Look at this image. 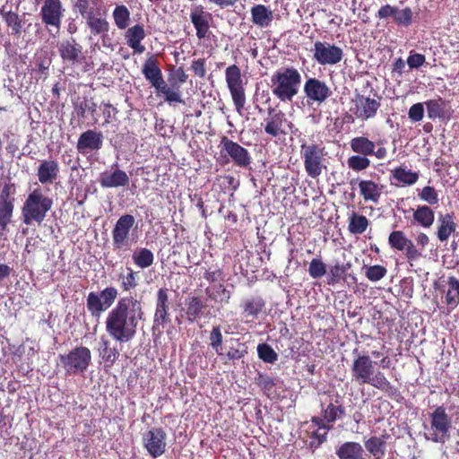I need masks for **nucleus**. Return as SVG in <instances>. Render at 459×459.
Wrapping results in <instances>:
<instances>
[{"instance_id":"4468645a","label":"nucleus","mask_w":459,"mask_h":459,"mask_svg":"<svg viewBox=\"0 0 459 459\" xmlns=\"http://www.w3.org/2000/svg\"><path fill=\"white\" fill-rule=\"evenodd\" d=\"M381 104L378 100L366 97L362 94H356L351 100V106L350 108L351 121H354V117L361 121H367L374 118L379 109Z\"/></svg>"},{"instance_id":"20e7f679","label":"nucleus","mask_w":459,"mask_h":459,"mask_svg":"<svg viewBox=\"0 0 459 459\" xmlns=\"http://www.w3.org/2000/svg\"><path fill=\"white\" fill-rule=\"evenodd\" d=\"M52 205L53 199L45 195L41 187H36L28 195L22 207V222L25 225H40Z\"/></svg>"},{"instance_id":"c85d7f7f","label":"nucleus","mask_w":459,"mask_h":459,"mask_svg":"<svg viewBox=\"0 0 459 459\" xmlns=\"http://www.w3.org/2000/svg\"><path fill=\"white\" fill-rule=\"evenodd\" d=\"M145 36L146 33L142 24H135L128 28L125 33L127 46L133 48L136 54H142L145 51V47L142 44Z\"/></svg>"},{"instance_id":"423d86ee","label":"nucleus","mask_w":459,"mask_h":459,"mask_svg":"<svg viewBox=\"0 0 459 459\" xmlns=\"http://www.w3.org/2000/svg\"><path fill=\"white\" fill-rule=\"evenodd\" d=\"M326 154L325 148L321 143L308 144L305 142L300 145V156L308 177L316 179L326 169Z\"/></svg>"},{"instance_id":"ea45409f","label":"nucleus","mask_w":459,"mask_h":459,"mask_svg":"<svg viewBox=\"0 0 459 459\" xmlns=\"http://www.w3.org/2000/svg\"><path fill=\"white\" fill-rule=\"evenodd\" d=\"M363 454L362 446L354 441L345 442L336 450L339 459H362Z\"/></svg>"},{"instance_id":"bb28decb","label":"nucleus","mask_w":459,"mask_h":459,"mask_svg":"<svg viewBox=\"0 0 459 459\" xmlns=\"http://www.w3.org/2000/svg\"><path fill=\"white\" fill-rule=\"evenodd\" d=\"M438 290L445 295V303L449 310H454L459 305V280L451 275L447 277L446 284L438 286Z\"/></svg>"},{"instance_id":"c9c22d12","label":"nucleus","mask_w":459,"mask_h":459,"mask_svg":"<svg viewBox=\"0 0 459 459\" xmlns=\"http://www.w3.org/2000/svg\"><path fill=\"white\" fill-rule=\"evenodd\" d=\"M110 341L102 336L99 343V357L104 362L106 368H111L119 358V351L116 347L110 346Z\"/></svg>"},{"instance_id":"7ed1b4c3","label":"nucleus","mask_w":459,"mask_h":459,"mask_svg":"<svg viewBox=\"0 0 459 459\" xmlns=\"http://www.w3.org/2000/svg\"><path fill=\"white\" fill-rule=\"evenodd\" d=\"M301 74L294 67H282L271 77L273 94L282 102H290L299 93Z\"/></svg>"},{"instance_id":"a211bd4d","label":"nucleus","mask_w":459,"mask_h":459,"mask_svg":"<svg viewBox=\"0 0 459 459\" xmlns=\"http://www.w3.org/2000/svg\"><path fill=\"white\" fill-rule=\"evenodd\" d=\"M376 17L380 20H388L391 18L392 22L398 27L408 28L413 22V12L409 6L399 8L396 5L386 4L378 9Z\"/></svg>"},{"instance_id":"0e129e2a","label":"nucleus","mask_w":459,"mask_h":459,"mask_svg":"<svg viewBox=\"0 0 459 459\" xmlns=\"http://www.w3.org/2000/svg\"><path fill=\"white\" fill-rule=\"evenodd\" d=\"M77 115L81 117H85L86 113L94 116L97 112V104L92 100H84L81 101L75 108Z\"/></svg>"},{"instance_id":"c756f323","label":"nucleus","mask_w":459,"mask_h":459,"mask_svg":"<svg viewBox=\"0 0 459 459\" xmlns=\"http://www.w3.org/2000/svg\"><path fill=\"white\" fill-rule=\"evenodd\" d=\"M74 9L83 19H87L95 13L107 14V9L101 0H75Z\"/></svg>"},{"instance_id":"13d9d810","label":"nucleus","mask_w":459,"mask_h":459,"mask_svg":"<svg viewBox=\"0 0 459 459\" xmlns=\"http://www.w3.org/2000/svg\"><path fill=\"white\" fill-rule=\"evenodd\" d=\"M387 273V270L385 266L376 264L366 267L365 276L370 281H378L383 279Z\"/></svg>"},{"instance_id":"37998d69","label":"nucleus","mask_w":459,"mask_h":459,"mask_svg":"<svg viewBox=\"0 0 459 459\" xmlns=\"http://www.w3.org/2000/svg\"><path fill=\"white\" fill-rule=\"evenodd\" d=\"M424 104L429 119L436 120L437 118L445 117L446 101L442 97L437 96L436 99L425 101Z\"/></svg>"},{"instance_id":"aec40b11","label":"nucleus","mask_w":459,"mask_h":459,"mask_svg":"<svg viewBox=\"0 0 459 459\" xmlns=\"http://www.w3.org/2000/svg\"><path fill=\"white\" fill-rule=\"evenodd\" d=\"M351 149L357 154L365 156H376L378 160H384L387 156V150L380 146L376 150V143L366 136H356L350 142Z\"/></svg>"},{"instance_id":"f3484780","label":"nucleus","mask_w":459,"mask_h":459,"mask_svg":"<svg viewBox=\"0 0 459 459\" xmlns=\"http://www.w3.org/2000/svg\"><path fill=\"white\" fill-rule=\"evenodd\" d=\"M389 246L397 251H404L408 263L412 265V262L419 260L421 256V251L416 247L411 239L407 238L403 230H394L388 237Z\"/></svg>"},{"instance_id":"ddd939ff","label":"nucleus","mask_w":459,"mask_h":459,"mask_svg":"<svg viewBox=\"0 0 459 459\" xmlns=\"http://www.w3.org/2000/svg\"><path fill=\"white\" fill-rule=\"evenodd\" d=\"M134 223L135 219L131 214H124L118 218L111 232L114 251L130 249L129 233Z\"/></svg>"},{"instance_id":"864d4df0","label":"nucleus","mask_w":459,"mask_h":459,"mask_svg":"<svg viewBox=\"0 0 459 459\" xmlns=\"http://www.w3.org/2000/svg\"><path fill=\"white\" fill-rule=\"evenodd\" d=\"M345 414V408L342 405L329 403L323 411V416L326 423H333L339 417Z\"/></svg>"},{"instance_id":"72a5a7b5","label":"nucleus","mask_w":459,"mask_h":459,"mask_svg":"<svg viewBox=\"0 0 459 459\" xmlns=\"http://www.w3.org/2000/svg\"><path fill=\"white\" fill-rule=\"evenodd\" d=\"M359 194L365 202L377 204L383 193L384 186L373 180L359 182Z\"/></svg>"},{"instance_id":"a19ab883","label":"nucleus","mask_w":459,"mask_h":459,"mask_svg":"<svg viewBox=\"0 0 459 459\" xmlns=\"http://www.w3.org/2000/svg\"><path fill=\"white\" fill-rule=\"evenodd\" d=\"M413 221L422 228H430L435 221V212L429 205H419L413 212Z\"/></svg>"},{"instance_id":"e2e57ef3","label":"nucleus","mask_w":459,"mask_h":459,"mask_svg":"<svg viewBox=\"0 0 459 459\" xmlns=\"http://www.w3.org/2000/svg\"><path fill=\"white\" fill-rule=\"evenodd\" d=\"M190 70L195 77L200 79L205 78L207 74L206 58L194 59L191 63Z\"/></svg>"},{"instance_id":"393cba45","label":"nucleus","mask_w":459,"mask_h":459,"mask_svg":"<svg viewBox=\"0 0 459 459\" xmlns=\"http://www.w3.org/2000/svg\"><path fill=\"white\" fill-rule=\"evenodd\" d=\"M212 14L204 10L202 5L196 6L190 13V20L196 30V37L199 39L208 38Z\"/></svg>"},{"instance_id":"f257e3e1","label":"nucleus","mask_w":459,"mask_h":459,"mask_svg":"<svg viewBox=\"0 0 459 459\" xmlns=\"http://www.w3.org/2000/svg\"><path fill=\"white\" fill-rule=\"evenodd\" d=\"M143 316L144 311L140 299L132 295L121 297L107 315L106 332L115 341L127 342L134 338Z\"/></svg>"},{"instance_id":"5701e85b","label":"nucleus","mask_w":459,"mask_h":459,"mask_svg":"<svg viewBox=\"0 0 459 459\" xmlns=\"http://www.w3.org/2000/svg\"><path fill=\"white\" fill-rule=\"evenodd\" d=\"M103 133L95 129H88L82 133L78 138L76 149L82 154L99 151L103 145Z\"/></svg>"},{"instance_id":"dca6fc26","label":"nucleus","mask_w":459,"mask_h":459,"mask_svg":"<svg viewBox=\"0 0 459 459\" xmlns=\"http://www.w3.org/2000/svg\"><path fill=\"white\" fill-rule=\"evenodd\" d=\"M220 146L221 156L225 153V156L230 157L234 165L246 169L251 164L252 158L248 150L227 136L221 137Z\"/></svg>"},{"instance_id":"f03ea898","label":"nucleus","mask_w":459,"mask_h":459,"mask_svg":"<svg viewBox=\"0 0 459 459\" xmlns=\"http://www.w3.org/2000/svg\"><path fill=\"white\" fill-rule=\"evenodd\" d=\"M376 364L368 353L358 354L351 365V381L358 385H368L388 392L393 386L383 372L376 370Z\"/></svg>"},{"instance_id":"8fccbe9b","label":"nucleus","mask_w":459,"mask_h":459,"mask_svg":"<svg viewBox=\"0 0 459 459\" xmlns=\"http://www.w3.org/2000/svg\"><path fill=\"white\" fill-rule=\"evenodd\" d=\"M205 292L209 299L221 303L229 304L231 299V293L223 284H218L213 288H206Z\"/></svg>"},{"instance_id":"2eb2a0df","label":"nucleus","mask_w":459,"mask_h":459,"mask_svg":"<svg viewBox=\"0 0 459 459\" xmlns=\"http://www.w3.org/2000/svg\"><path fill=\"white\" fill-rule=\"evenodd\" d=\"M65 9L61 0H45L39 10L42 24L50 30L51 28L59 31Z\"/></svg>"},{"instance_id":"69168bd1","label":"nucleus","mask_w":459,"mask_h":459,"mask_svg":"<svg viewBox=\"0 0 459 459\" xmlns=\"http://www.w3.org/2000/svg\"><path fill=\"white\" fill-rule=\"evenodd\" d=\"M255 380L257 385L265 393H269L275 386L273 378L265 374H259Z\"/></svg>"},{"instance_id":"cd10ccee","label":"nucleus","mask_w":459,"mask_h":459,"mask_svg":"<svg viewBox=\"0 0 459 459\" xmlns=\"http://www.w3.org/2000/svg\"><path fill=\"white\" fill-rule=\"evenodd\" d=\"M0 15L5 25L11 29V34L16 37L25 32L23 30V22L21 15L17 12H13L11 6L3 4L0 8Z\"/></svg>"},{"instance_id":"39448f33","label":"nucleus","mask_w":459,"mask_h":459,"mask_svg":"<svg viewBox=\"0 0 459 459\" xmlns=\"http://www.w3.org/2000/svg\"><path fill=\"white\" fill-rule=\"evenodd\" d=\"M142 73L151 85L155 88L157 93L164 95L166 102L169 104L184 103L179 86L175 87V85H172V89L166 84L159 61L153 56L145 60L143 65Z\"/></svg>"},{"instance_id":"680f3d73","label":"nucleus","mask_w":459,"mask_h":459,"mask_svg":"<svg viewBox=\"0 0 459 459\" xmlns=\"http://www.w3.org/2000/svg\"><path fill=\"white\" fill-rule=\"evenodd\" d=\"M204 278L210 283L224 281L225 275L222 269L215 264L204 270Z\"/></svg>"},{"instance_id":"7c9ffc66","label":"nucleus","mask_w":459,"mask_h":459,"mask_svg":"<svg viewBox=\"0 0 459 459\" xmlns=\"http://www.w3.org/2000/svg\"><path fill=\"white\" fill-rule=\"evenodd\" d=\"M107 14L95 13L89 18L85 19L87 27L90 33L93 36H100L102 39V45H105V38L109 30V22L106 18Z\"/></svg>"},{"instance_id":"79ce46f5","label":"nucleus","mask_w":459,"mask_h":459,"mask_svg":"<svg viewBox=\"0 0 459 459\" xmlns=\"http://www.w3.org/2000/svg\"><path fill=\"white\" fill-rule=\"evenodd\" d=\"M367 451L373 456L374 459H383L385 455L386 441L385 436L370 437L364 443Z\"/></svg>"},{"instance_id":"4c0bfd02","label":"nucleus","mask_w":459,"mask_h":459,"mask_svg":"<svg viewBox=\"0 0 459 459\" xmlns=\"http://www.w3.org/2000/svg\"><path fill=\"white\" fill-rule=\"evenodd\" d=\"M265 305V300L261 296L246 299L241 304L242 313L246 317L256 319L264 312Z\"/></svg>"},{"instance_id":"412c9836","label":"nucleus","mask_w":459,"mask_h":459,"mask_svg":"<svg viewBox=\"0 0 459 459\" xmlns=\"http://www.w3.org/2000/svg\"><path fill=\"white\" fill-rule=\"evenodd\" d=\"M304 93L308 100L319 104L325 102L332 95L330 87L317 78H308L304 84Z\"/></svg>"},{"instance_id":"052dcab7","label":"nucleus","mask_w":459,"mask_h":459,"mask_svg":"<svg viewBox=\"0 0 459 459\" xmlns=\"http://www.w3.org/2000/svg\"><path fill=\"white\" fill-rule=\"evenodd\" d=\"M209 339L211 347L220 355L221 351L222 350L223 342V337L220 325H215L212 327L210 333Z\"/></svg>"},{"instance_id":"f704fd0d","label":"nucleus","mask_w":459,"mask_h":459,"mask_svg":"<svg viewBox=\"0 0 459 459\" xmlns=\"http://www.w3.org/2000/svg\"><path fill=\"white\" fill-rule=\"evenodd\" d=\"M302 430L303 439L307 442L308 448L314 452L327 440L329 430H323L315 427H304Z\"/></svg>"},{"instance_id":"49530a36","label":"nucleus","mask_w":459,"mask_h":459,"mask_svg":"<svg viewBox=\"0 0 459 459\" xmlns=\"http://www.w3.org/2000/svg\"><path fill=\"white\" fill-rule=\"evenodd\" d=\"M132 259L137 267L144 269L153 264L154 255L150 249L140 247L134 251Z\"/></svg>"},{"instance_id":"a878e982","label":"nucleus","mask_w":459,"mask_h":459,"mask_svg":"<svg viewBox=\"0 0 459 459\" xmlns=\"http://www.w3.org/2000/svg\"><path fill=\"white\" fill-rule=\"evenodd\" d=\"M58 52L64 63L74 65L82 56V47L75 39L71 38L59 43Z\"/></svg>"},{"instance_id":"603ef678","label":"nucleus","mask_w":459,"mask_h":459,"mask_svg":"<svg viewBox=\"0 0 459 459\" xmlns=\"http://www.w3.org/2000/svg\"><path fill=\"white\" fill-rule=\"evenodd\" d=\"M370 164L371 162L368 156L361 154L352 155L347 160V165L349 169L356 172L368 169Z\"/></svg>"},{"instance_id":"9b49d317","label":"nucleus","mask_w":459,"mask_h":459,"mask_svg":"<svg viewBox=\"0 0 459 459\" xmlns=\"http://www.w3.org/2000/svg\"><path fill=\"white\" fill-rule=\"evenodd\" d=\"M292 126V122L287 119L284 112L273 107L267 108V117L264 120V130L267 135L273 138L285 136Z\"/></svg>"},{"instance_id":"de8ad7c7","label":"nucleus","mask_w":459,"mask_h":459,"mask_svg":"<svg viewBox=\"0 0 459 459\" xmlns=\"http://www.w3.org/2000/svg\"><path fill=\"white\" fill-rule=\"evenodd\" d=\"M369 225V221L364 215L352 212L349 217L348 230L353 235L362 234Z\"/></svg>"},{"instance_id":"5fc2aeb1","label":"nucleus","mask_w":459,"mask_h":459,"mask_svg":"<svg viewBox=\"0 0 459 459\" xmlns=\"http://www.w3.org/2000/svg\"><path fill=\"white\" fill-rule=\"evenodd\" d=\"M257 353L259 359L265 363H274L278 359V354L267 343H261L257 346Z\"/></svg>"},{"instance_id":"6ab92c4d","label":"nucleus","mask_w":459,"mask_h":459,"mask_svg":"<svg viewBox=\"0 0 459 459\" xmlns=\"http://www.w3.org/2000/svg\"><path fill=\"white\" fill-rule=\"evenodd\" d=\"M143 445L152 458L162 455L167 449V434L162 428H152L143 437Z\"/></svg>"},{"instance_id":"0eeeda50","label":"nucleus","mask_w":459,"mask_h":459,"mask_svg":"<svg viewBox=\"0 0 459 459\" xmlns=\"http://www.w3.org/2000/svg\"><path fill=\"white\" fill-rule=\"evenodd\" d=\"M429 440L434 443L445 444L450 438V430L452 429V418L447 413L444 405L433 407V411L429 413Z\"/></svg>"},{"instance_id":"b1692460","label":"nucleus","mask_w":459,"mask_h":459,"mask_svg":"<svg viewBox=\"0 0 459 459\" xmlns=\"http://www.w3.org/2000/svg\"><path fill=\"white\" fill-rule=\"evenodd\" d=\"M130 178L126 171L118 168L116 163L110 171H104L100 175L99 182L103 188L126 187L129 185Z\"/></svg>"},{"instance_id":"4d7b16f0","label":"nucleus","mask_w":459,"mask_h":459,"mask_svg":"<svg viewBox=\"0 0 459 459\" xmlns=\"http://www.w3.org/2000/svg\"><path fill=\"white\" fill-rule=\"evenodd\" d=\"M308 273L313 279H320L326 273V264L318 258H314L309 263Z\"/></svg>"},{"instance_id":"09e8293b","label":"nucleus","mask_w":459,"mask_h":459,"mask_svg":"<svg viewBox=\"0 0 459 459\" xmlns=\"http://www.w3.org/2000/svg\"><path fill=\"white\" fill-rule=\"evenodd\" d=\"M130 11L124 4H119L115 7L112 13L114 23L119 30H125L130 23Z\"/></svg>"},{"instance_id":"9d476101","label":"nucleus","mask_w":459,"mask_h":459,"mask_svg":"<svg viewBox=\"0 0 459 459\" xmlns=\"http://www.w3.org/2000/svg\"><path fill=\"white\" fill-rule=\"evenodd\" d=\"M59 360L67 374L83 373L91 362V352L85 346H77L69 353L59 356Z\"/></svg>"},{"instance_id":"4be33fe9","label":"nucleus","mask_w":459,"mask_h":459,"mask_svg":"<svg viewBox=\"0 0 459 459\" xmlns=\"http://www.w3.org/2000/svg\"><path fill=\"white\" fill-rule=\"evenodd\" d=\"M169 307V290L165 287L160 288L156 294L155 312L153 316L154 325L164 326L170 322Z\"/></svg>"},{"instance_id":"1a4fd4ad","label":"nucleus","mask_w":459,"mask_h":459,"mask_svg":"<svg viewBox=\"0 0 459 459\" xmlns=\"http://www.w3.org/2000/svg\"><path fill=\"white\" fill-rule=\"evenodd\" d=\"M118 290L108 286L100 291H91L86 297V307L92 317L100 318L116 301Z\"/></svg>"},{"instance_id":"a18cd8bd","label":"nucleus","mask_w":459,"mask_h":459,"mask_svg":"<svg viewBox=\"0 0 459 459\" xmlns=\"http://www.w3.org/2000/svg\"><path fill=\"white\" fill-rule=\"evenodd\" d=\"M351 264L350 263L339 264L332 265L329 269L327 283L329 285H334L341 281H346L347 273Z\"/></svg>"},{"instance_id":"6e6552de","label":"nucleus","mask_w":459,"mask_h":459,"mask_svg":"<svg viewBox=\"0 0 459 459\" xmlns=\"http://www.w3.org/2000/svg\"><path fill=\"white\" fill-rule=\"evenodd\" d=\"M225 81L236 111L241 115L247 101L246 82L237 65H230L225 69Z\"/></svg>"},{"instance_id":"2f4dec72","label":"nucleus","mask_w":459,"mask_h":459,"mask_svg":"<svg viewBox=\"0 0 459 459\" xmlns=\"http://www.w3.org/2000/svg\"><path fill=\"white\" fill-rule=\"evenodd\" d=\"M456 228L457 224L455 221V216L453 212L438 214L437 237L439 241H446L451 234L456 230Z\"/></svg>"},{"instance_id":"e433bc0d","label":"nucleus","mask_w":459,"mask_h":459,"mask_svg":"<svg viewBox=\"0 0 459 459\" xmlns=\"http://www.w3.org/2000/svg\"><path fill=\"white\" fill-rule=\"evenodd\" d=\"M250 13L252 22L261 28L270 26L273 20V11L269 6L264 4H255Z\"/></svg>"},{"instance_id":"58836bf2","label":"nucleus","mask_w":459,"mask_h":459,"mask_svg":"<svg viewBox=\"0 0 459 459\" xmlns=\"http://www.w3.org/2000/svg\"><path fill=\"white\" fill-rule=\"evenodd\" d=\"M186 316L189 323L195 322L203 315V310L206 305L200 296L188 297L186 301Z\"/></svg>"},{"instance_id":"c03bdc74","label":"nucleus","mask_w":459,"mask_h":459,"mask_svg":"<svg viewBox=\"0 0 459 459\" xmlns=\"http://www.w3.org/2000/svg\"><path fill=\"white\" fill-rule=\"evenodd\" d=\"M392 178L406 186L414 185L419 180V173L407 169L405 167H397L391 170Z\"/></svg>"},{"instance_id":"3c124183","label":"nucleus","mask_w":459,"mask_h":459,"mask_svg":"<svg viewBox=\"0 0 459 459\" xmlns=\"http://www.w3.org/2000/svg\"><path fill=\"white\" fill-rule=\"evenodd\" d=\"M14 211V204L12 201H0V230L6 231L11 223Z\"/></svg>"},{"instance_id":"338daca9","label":"nucleus","mask_w":459,"mask_h":459,"mask_svg":"<svg viewBox=\"0 0 459 459\" xmlns=\"http://www.w3.org/2000/svg\"><path fill=\"white\" fill-rule=\"evenodd\" d=\"M424 103L413 104L408 112V117L412 122H419L422 120L424 117Z\"/></svg>"},{"instance_id":"bf43d9fd","label":"nucleus","mask_w":459,"mask_h":459,"mask_svg":"<svg viewBox=\"0 0 459 459\" xmlns=\"http://www.w3.org/2000/svg\"><path fill=\"white\" fill-rule=\"evenodd\" d=\"M127 273L124 277L122 282H121V289L123 291H130L132 290H134L138 286V281H137V272H134L132 268L127 267Z\"/></svg>"},{"instance_id":"6e6d98bb","label":"nucleus","mask_w":459,"mask_h":459,"mask_svg":"<svg viewBox=\"0 0 459 459\" xmlns=\"http://www.w3.org/2000/svg\"><path fill=\"white\" fill-rule=\"evenodd\" d=\"M419 198L427 203L429 206L438 204L439 198L437 191L430 186H424L418 194Z\"/></svg>"},{"instance_id":"774afa93","label":"nucleus","mask_w":459,"mask_h":459,"mask_svg":"<svg viewBox=\"0 0 459 459\" xmlns=\"http://www.w3.org/2000/svg\"><path fill=\"white\" fill-rule=\"evenodd\" d=\"M425 61H426V57L424 55L416 53L411 50L407 58V65H409V67L411 69H418L421 65H423Z\"/></svg>"},{"instance_id":"473e14b6","label":"nucleus","mask_w":459,"mask_h":459,"mask_svg":"<svg viewBox=\"0 0 459 459\" xmlns=\"http://www.w3.org/2000/svg\"><path fill=\"white\" fill-rule=\"evenodd\" d=\"M59 166L55 160H44L38 168V179L41 184H52L58 177Z\"/></svg>"},{"instance_id":"f8f14e48","label":"nucleus","mask_w":459,"mask_h":459,"mask_svg":"<svg viewBox=\"0 0 459 459\" xmlns=\"http://www.w3.org/2000/svg\"><path fill=\"white\" fill-rule=\"evenodd\" d=\"M313 59L320 65H335L343 56V50L335 44L326 41L316 40L312 48Z\"/></svg>"}]
</instances>
